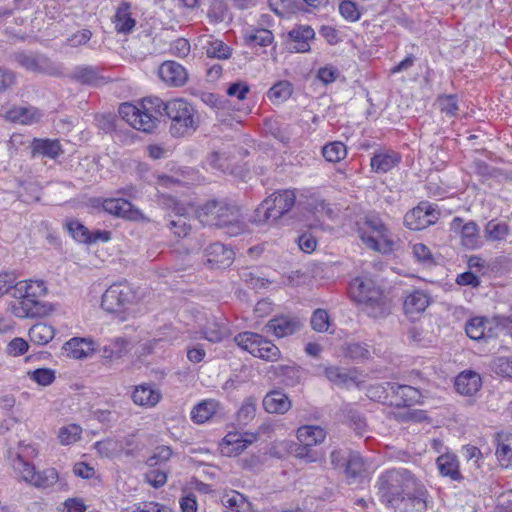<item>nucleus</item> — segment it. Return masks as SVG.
Here are the masks:
<instances>
[{
  "label": "nucleus",
  "mask_w": 512,
  "mask_h": 512,
  "mask_svg": "<svg viewBox=\"0 0 512 512\" xmlns=\"http://www.w3.org/2000/svg\"><path fill=\"white\" fill-rule=\"evenodd\" d=\"M258 440L252 432H228L219 443V451L225 457H236Z\"/></svg>",
  "instance_id": "obj_10"
},
{
  "label": "nucleus",
  "mask_w": 512,
  "mask_h": 512,
  "mask_svg": "<svg viewBox=\"0 0 512 512\" xmlns=\"http://www.w3.org/2000/svg\"><path fill=\"white\" fill-rule=\"evenodd\" d=\"M257 412V398L248 396L244 398L236 412V420L241 425H248L255 418Z\"/></svg>",
  "instance_id": "obj_39"
},
{
  "label": "nucleus",
  "mask_w": 512,
  "mask_h": 512,
  "mask_svg": "<svg viewBox=\"0 0 512 512\" xmlns=\"http://www.w3.org/2000/svg\"><path fill=\"white\" fill-rule=\"evenodd\" d=\"M357 233L362 243L371 250L386 254L393 251L394 237L377 215H366L357 222Z\"/></svg>",
  "instance_id": "obj_5"
},
{
  "label": "nucleus",
  "mask_w": 512,
  "mask_h": 512,
  "mask_svg": "<svg viewBox=\"0 0 512 512\" xmlns=\"http://www.w3.org/2000/svg\"><path fill=\"white\" fill-rule=\"evenodd\" d=\"M436 463L441 475L448 476L452 480L461 478L458 460L454 454H443L437 458Z\"/></svg>",
  "instance_id": "obj_36"
},
{
  "label": "nucleus",
  "mask_w": 512,
  "mask_h": 512,
  "mask_svg": "<svg viewBox=\"0 0 512 512\" xmlns=\"http://www.w3.org/2000/svg\"><path fill=\"white\" fill-rule=\"evenodd\" d=\"M135 405L143 408H154L162 399V392L152 384L136 385L131 395Z\"/></svg>",
  "instance_id": "obj_15"
},
{
  "label": "nucleus",
  "mask_w": 512,
  "mask_h": 512,
  "mask_svg": "<svg viewBox=\"0 0 512 512\" xmlns=\"http://www.w3.org/2000/svg\"><path fill=\"white\" fill-rule=\"evenodd\" d=\"M388 389L391 393L389 400L391 405L410 407L421 401L420 391L412 386L391 383L388 384Z\"/></svg>",
  "instance_id": "obj_14"
},
{
  "label": "nucleus",
  "mask_w": 512,
  "mask_h": 512,
  "mask_svg": "<svg viewBox=\"0 0 512 512\" xmlns=\"http://www.w3.org/2000/svg\"><path fill=\"white\" fill-rule=\"evenodd\" d=\"M325 375L329 381L338 386H348L350 382H353L346 370L337 367L326 368Z\"/></svg>",
  "instance_id": "obj_56"
},
{
  "label": "nucleus",
  "mask_w": 512,
  "mask_h": 512,
  "mask_svg": "<svg viewBox=\"0 0 512 512\" xmlns=\"http://www.w3.org/2000/svg\"><path fill=\"white\" fill-rule=\"evenodd\" d=\"M131 512H172L165 505L156 502H144L132 506Z\"/></svg>",
  "instance_id": "obj_63"
},
{
  "label": "nucleus",
  "mask_w": 512,
  "mask_h": 512,
  "mask_svg": "<svg viewBox=\"0 0 512 512\" xmlns=\"http://www.w3.org/2000/svg\"><path fill=\"white\" fill-rule=\"evenodd\" d=\"M493 370L502 376L512 378V357H498L493 361Z\"/></svg>",
  "instance_id": "obj_61"
},
{
  "label": "nucleus",
  "mask_w": 512,
  "mask_h": 512,
  "mask_svg": "<svg viewBox=\"0 0 512 512\" xmlns=\"http://www.w3.org/2000/svg\"><path fill=\"white\" fill-rule=\"evenodd\" d=\"M161 109L170 120L169 132L173 137L189 136L200 124L197 110L182 98L171 99L164 103L159 97H147L139 106L122 103L118 111L121 118L134 129L151 132L156 127V114L160 113Z\"/></svg>",
  "instance_id": "obj_1"
},
{
  "label": "nucleus",
  "mask_w": 512,
  "mask_h": 512,
  "mask_svg": "<svg viewBox=\"0 0 512 512\" xmlns=\"http://www.w3.org/2000/svg\"><path fill=\"white\" fill-rule=\"evenodd\" d=\"M438 219V212L428 202H421L417 207L406 213L404 224L411 230H422L434 224Z\"/></svg>",
  "instance_id": "obj_11"
},
{
  "label": "nucleus",
  "mask_w": 512,
  "mask_h": 512,
  "mask_svg": "<svg viewBox=\"0 0 512 512\" xmlns=\"http://www.w3.org/2000/svg\"><path fill=\"white\" fill-rule=\"evenodd\" d=\"M97 452L107 458H115L121 456V444L117 438H106L98 441L94 445Z\"/></svg>",
  "instance_id": "obj_46"
},
{
  "label": "nucleus",
  "mask_w": 512,
  "mask_h": 512,
  "mask_svg": "<svg viewBox=\"0 0 512 512\" xmlns=\"http://www.w3.org/2000/svg\"><path fill=\"white\" fill-rule=\"evenodd\" d=\"M16 470L23 481L30 485L33 484L37 471L32 464L24 461L23 459H19L16 463Z\"/></svg>",
  "instance_id": "obj_59"
},
{
  "label": "nucleus",
  "mask_w": 512,
  "mask_h": 512,
  "mask_svg": "<svg viewBox=\"0 0 512 512\" xmlns=\"http://www.w3.org/2000/svg\"><path fill=\"white\" fill-rule=\"evenodd\" d=\"M263 407L268 413L284 414L290 409L291 401L285 393L273 390L263 398Z\"/></svg>",
  "instance_id": "obj_30"
},
{
  "label": "nucleus",
  "mask_w": 512,
  "mask_h": 512,
  "mask_svg": "<svg viewBox=\"0 0 512 512\" xmlns=\"http://www.w3.org/2000/svg\"><path fill=\"white\" fill-rule=\"evenodd\" d=\"M17 60L22 67L30 71H44L53 76L62 74L61 65H52L51 67H44V59H38L33 56L20 54L17 56Z\"/></svg>",
  "instance_id": "obj_35"
},
{
  "label": "nucleus",
  "mask_w": 512,
  "mask_h": 512,
  "mask_svg": "<svg viewBox=\"0 0 512 512\" xmlns=\"http://www.w3.org/2000/svg\"><path fill=\"white\" fill-rule=\"evenodd\" d=\"M295 200V191L291 189L278 190L272 193L256 209L254 222L262 224L276 221L292 209Z\"/></svg>",
  "instance_id": "obj_6"
},
{
  "label": "nucleus",
  "mask_w": 512,
  "mask_h": 512,
  "mask_svg": "<svg viewBox=\"0 0 512 512\" xmlns=\"http://www.w3.org/2000/svg\"><path fill=\"white\" fill-rule=\"evenodd\" d=\"M221 501L225 507L231 508L236 512H249L251 510V503L243 494L237 491H230L224 494Z\"/></svg>",
  "instance_id": "obj_41"
},
{
  "label": "nucleus",
  "mask_w": 512,
  "mask_h": 512,
  "mask_svg": "<svg viewBox=\"0 0 512 512\" xmlns=\"http://www.w3.org/2000/svg\"><path fill=\"white\" fill-rule=\"evenodd\" d=\"M136 300L135 292L125 284H113L102 295L101 307L109 313H124Z\"/></svg>",
  "instance_id": "obj_9"
},
{
  "label": "nucleus",
  "mask_w": 512,
  "mask_h": 512,
  "mask_svg": "<svg viewBox=\"0 0 512 512\" xmlns=\"http://www.w3.org/2000/svg\"><path fill=\"white\" fill-rule=\"evenodd\" d=\"M365 471L364 459L358 453H351L346 462V473L348 476L356 477Z\"/></svg>",
  "instance_id": "obj_57"
},
{
  "label": "nucleus",
  "mask_w": 512,
  "mask_h": 512,
  "mask_svg": "<svg viewBox=\"0 0 512 512\" xmlns=\"http://www.w3.org/2000/svg\"><path fill=\"white\" fill-rule=\"evenodd\" d=\"M349 294L352 300L373 318H382L390 312V305L383 290L369 276L354 278L349 285Z\"/></svg>",
  "instance_id": "obj_3"
},
{
  "label": "nucleus",
  "mask_w": 512,
  "mask_h": 512,
  "mask_svg": "<svg viewBox=\"0 0 512 512\" xmlns=\"http://www.w3.org/2000/svg\"><path fill=\"white\" fill-rule=\"evenodd\" d=\"M28 342L20 337L12 339L6 348L7 354L13 357H18L25 354L28 351Z\"/></svg>",
  "instance_id": "obj_60"
},
{
  "label": "nucleus",
  "mask_w": 512,
  "mask_h": 512,
  "mask_svg": "<svg viewBox=\"0 0 512 512\" xmlns=\"http://www.w3.org/2000/svg\"><path fill=\"white\" fill-rule=\"evenodd\" d=\"M245 38L249 44L258 46H268L274 40L272 32L268 29H255L247 32Z\"/></svg>",
  "instance_id": "obj_53"
},
{
  "label": "nucleus",
  "mask_w": 512,
  "mask_h": 512,
  "mask_svg": "<svg viewBox=\"0 0 512 512\" xmlns=\"http://www.w3.org/2000/svg\"><path fill=\"white\" fill-rule=\"evenodd\" d=\"M112 23L115 30L121 34H128L134 29L136 21L131 15V6L128 2H121L118 5Z\"/></svg>",
  "instance_id": "obj_29"
},
{
  "label": "nucleus",
  "mask_w": 512,
  "mask_h": 512,
  "mask_svg": "<svg viewBox=\"0 0 512 512\" xmlns=\"http://www.w3.org/2000/svg\"><path fill=\"white\" fill-rule=\"evenodd\" d=\"M160 79L169 86H183L188 79L185 68L175 61H165L158 69Z\"/></svg>",
  "instance_id": "obj_18"
},
{
  "label": "nucleus",
  "mask_w": 512,
  "mask_h": 512,
  "mask_svg": "<svg viewBox=\"0 0 512 512\" xmlns=\"http://www.w3.org/2000/svg\"><path fill=\"white\" fill-rule=\"evenodd\" d=\"M129 350V343L124 338L118 337L109 341L108 344L101 348L104 358L116 359L122 357Z\"/></svg>",
  "instance_id": "obj_43"
},
{
  "label": "nucleus",
  "mask_w": 512,
  "mask_h": 512,
  "mask_svg": "<svg viewBox=\"0 0 512 512\" xmlns=\"http://www.w3.org/2000/svg\"><path fill=\"white\" fill-rule=\"evenodd\" d=\"M231 331L225 322L212 320L208 321L202 330V337L209 342L218 343L228 338Z\"/></svg>",
  "instance_id": "obj_34"
},
{
  "label": "nucleus",
  "mask_w": 512,
  "mask_h": 512,
  "mask_svg": "<svg viewBox=\"0 0 512 512\" xmlns=\"http://www.w3.org/2000/svg\"><path fill=\"white\" fill-rule=\"evenodd\" d=\"M71 236L80 243H95L97 241L108 242L111 239L110 232L97 230L91 233L82 223L71 220L66 223Z\"/></svg>",
  "instance_id": "obj_17"
},
{
  "label": "nucleus",
  "mask_w": 512,
  "mask_h": 512,
  "mask_svg": "<svg viewBox=\"0 0 512 512\" xmlns=\"http://www.w3.org/2000/svg\"><path fill=\"white\" fill-rule=\"evenodd\" d=\"M47 293V287L43 280H22L14 282L13 297H28L40 301Z\"/></svg>",
  "instance_id": "obj_22"
},
{
  "label": "nucleus",
  "mask_w": 512,
  "mask_h": 512,
  "mask_svg": "<svg viewBox=\"0 0 512 512\" xmlns=\"http://www.w3.org/2000/svg\"><path fill=\"white\" fill-rule=\"evenodd\" d=\"M209 58L228 59L231 56V49L222 40L209 36L204 46Z\"/></svg>",
  "instance_id": "obj_44"
},
{
  "label": "nucleus",
  "mask_w": 512,
  "mask_h": 512,
  "mask_svg": "<svg viewBox=\"0 0 512 512\" xmlns=\"http://www.w3.org/2000/svg\"><path fill=\"white\" fill-rule=\"evenodd\" d=\"M63 349L70 358L84 359L95 353L96 344L89 338L74 337L64 344Z\"/></svg>",
  "instance_id": "obj_23"
},
{
  "label": "nucleus",
  "mask_w": 512,
  "mask_h": 512,
  "mask_svg": "<svg viewBox=\"0 0 512 512\" xmlns=\"http://www.w3.org/2000/svg\"><path fill=\"white\" fill-rule=\"evenodd\" d=\"M315 32L310 26H299L289 32V49L296 53L310 50V41L314 39Z\"/></svg>",
  "instance_id": "obj_24"
},
{
  "label": "nucleus",
  "mask_w": 512,
  "mask_h": 512,
  "mask_svg": "<svg viewBox=\"0 0 512 512\" xmlns=\"http://www.w3.org/2000/svg\"><path fill=\"white\" fill-rule=\"evenodd\" d=\"M16 300L11 304V312L20 319L35 318L42 314L41 301L28 297H15Z\"/></svg>",
  "instance_id": "obj_25"
},
{
  "label": "nucleus",
  "mask_w": 512,
  "mask_h": 512,
  "mask_svg": "<svg viewBox=\"0 0 512 512\" xmlns=\"http://www.w3.org/2000/svg\"><path fill=\"white\" fill-rule=\"evenodd\" d=\"M509 228L506 223L491 220L485 227V236L490 241H501L506 238Z\"/></svg>",
  "instance_id": "obj_49"
},
{
  "label": "nucleus",
  "mask_w": 512,
  "mask_h": 512,
  "mask_svg": "<svg viewBox=\"0 0 512 512\" xmlns=\"http://www.w3.org/2000/svg\"><path fill=\"white\" fill-rule=\"evenodd\" d=\"M72 80L81 84L100 85L104 78L99 74L97 68L93 66H77L69 76Z\"/></svg>",
  "instance_id": "obj_33"
},
{
  "label": "nucleus",
  "mask_w": 512,
  "mask_h": 512,
  "mask_svg": "<svg viewBox=\"0 0 512 512\" xmlns=\"http://www.w3.org/2000/svg\"><path fill=\"white\" fill-rule=\"evenodd\" d=\"M220 408V403L215 399H205L195 405L190 413L194 423L202 424L208 421Z\"/></svg>",
  "instance_id": "obj_31"
},
{
  "label": "nucleus",
  "mask_w": 512,
  "mask_h": 512,
  "mask_svg": "<svg viewBox=\"0 0 512 512\" xmlns=\"http://www.w3.org/2000/svg\"><path fill=\"white\" fill-rule=\"evenodd\" d=\"M388 384L389 383H386V386L377 385L370 387L368 389V396L375 401L384 403L389 402L391 393L388 389Z\"/></svg>",
  "instance_id": "obj_62"
},
{
  "label": "nucleus",
  "mask_w": 512,
  "mask_h": 512,
  "mask_svg": "<svg viewBox=\"0 0 512 512\" xmlns=\"http://www.w3.org/2000/svg\"><path fill=\"white\" fill-rule=\"evenodd\" d=\"M42 117L43 113L34 106H13L5 112L6 120L21 125H33Z\"/></svg>",
  "instance_id": "obj_19"
},
{
  "label": "nucleus",
  "mask_w": 512,
  "mask_h": 512,
  "mask_svg": "<svg viewBox=\"0 0 512 512\" xmlns=\"http://www.w3.org/2000/svg\"><path fill=\"white\" fill-rule=\"evenodd\" d=\"M376 487L381 502L394 512H425L427 509L428 491L407 469L383 472Z\"/></svg>",
  "instance_id": "obj_2"
},
{
  "label": "nucleus",
  "mask_w": 512,
  "mask_h": 512,
  "mask_svg": "<svg viewBox=\"0 0 512 512\" xmlns=\"http://www.w3.org/2000/svg\"><path fill=\"white\" fill-rule=\"evenodd\" d=\"M322 155L326 161L338 163L347 156V149L343 142L333 141L323 146Z\"/></svg>",
  "instance_id": "obj_45"
},
{
  "label": "nucleus",
  "mask_w": 512,
  "mask_h": 512,
  "mask_svg": "<svg viewBox=\"0 0 512 512\" xmlns=\"http://www.w3.org/2000/svg\"><path fill=\"white\" fill-rule=\"evenodd\" d=\"M199 221L208 226H217L229 236H237L246 230L240 210L224 201L211 200L197 210Z\"/></svg>",
  "instance_id": "obj_4"
},
{
  "label": "nucleus",
  "mask_w": 512,
  "mask_h": 512,
  "mask_svg": "<svg viewBox=\"0 0 512 512\" xmlns=\"http://www.w3.org/2000/svg\"><path fill=\"white\" fill-rule=\"evenodd\" d=\"M438 104L441 112L452 117L455 116L459 110L458 101L456 96L442 95L438 97Z\"/></svg>",
  "instance_id": "obj_58"
},
{
  "label": "nucleus",
  "mask_w": 512,
  "mask_h": 512,
  "mask_svg": "<svg viewBox=\"0 0 512 512\" xmlns=\"http://www.w3.org/2000/svg\"><path fill=\"white\" fill-rule=\"evenodd\" d=\"M55 336V329L47 323H37L29 330V339L36 345H46Z\"/></svg>",
  "instance_id": "obj_38"
},
{
  "label": "nucleus",
  "mask_w": 512,
  "mask_h": 512,
  "mask_svg": "<svg viewBox=\"0 0 512 512\" xmlns=\"http://www.w3.org/2000/svg\"><path fill=\"white\" fill-rule=\"evenodd\" d=\"M451 230L460 237L461 244L467 249H478L483 244L479 227L473 221L464 223L461 218H454Z\"/></svg>",
  "instance_id": "obj_12"
},
{
  "label": "nucleus",
  "mask_w": 512,
  "mask_h": 512,
  "mask_svg": "<svg viewBox=\"0 0 512 512\" xmlns=\"http://www.w3.org/2000/svg\"><path fill=\"white\" fill-rule=\"evenodd\" d=\"M326 436L325 429L319 425L300 426L296 431L298 445L293 450V455L307 463L316 462L319 457L312 448L323 443Z\"/></svg>",
  "instance_id": "obj_8"
},
{
  "label": "nucleus",
  "mask_w": 512,
  "mask_h": 512,
  "mask_svg": "<svg viewBox=\"0 0 512 512\" xmlns=\"http://www.w3.org/2000/svg\"><path fill=\"white\" fill-rule=\"evenodd\" d=\"M496 324L485 317H473L467 321L465 331L472 340H482L495 335Z\"/></svg>",
  "instance_id": "obj_21"
},
{
  "label": "nucleus",
  "mask_w": 512,
  "mask_h": 512,
  "mask_svg": "<svg viewBox=\"0 0 512 512\" xmlns=\"http://www.w3.org/2000/svg\"><path fill=\"white\" fill-rule=\"evenodd\" d=\"M482 386L480 375L472 370L462 371L455 379L456 391L464 396L475 395Z\"/></svg>",
  "instance_id": "obj_26"
},
{
  "label": "nucleus",
  "mask_w": 512,
  "mask_h": 512,
  "mask_svg": "<svg viewBox=\"0 0 512 512\" xmlns=\"http://www.w3.org/2000/svg\"><path fill=\"white\" fill-rule=\"evenodd\" d=\"M30 147L33 156L56 159L63 153L62 146L57 139L34 138Z\"/></svg>",
  "instance_id": "obj_27"
},
{
  "label": "nucleus",
  "mask_w": 512,
  "mask_h": 512,
  "mask_svg": "<svg viewBox=\"0 0 512 512\" xmlns=\"http://www.w3.org/2000/svg\"><path fill=\"white\" fill-rule=\"evenodd\" d=\"M207 261L217 267H228L234 259L232 249L222 243H213L206 248Z\"/></svg>",
  "instance_id": "obj_28"
},
{
  "label": "nucleus",
  "mask_w": 512,
  "mask_h": 512,
  "mask_svg": "<svg viewBox=\"0 0 512 512\" xmlns=\"http://www.w3.org/2000/svg\"><path fill=\"white\" fill-rule=\"evenodd\" d=\"M27 377L38 384L39 386H49L51 385L55 379L56 374L53 369L50 368H38L35 370L27 371Z\"/></svg>",
  "instance_id": "obj_48"
},
{
  "label": "nucleus",
  "mask_w": 512,
  "mask_h": 512,
  "mask_svg": "<svg viewBox=\"0 0 512 512\" xmlns=\"http://www.w3.org/2000/svg\"><path fill=\"white\" fill-rule=\"evenodd\" d=\"M400 162V157L393 151H382L371 158V168L376 173H386Z\"/></svg>",
  "instance_id": "obj_32"
},
{
  "label": "nucleus",
  "mask_w": 512,
  "mask_h": 512,
  "mask_svg": "<svg viewBox=\"0 0 512 512\" xmlns=\"http://www.w3.org/2000/svg\"><path fill=\"white\" fill-rule=\"evenodd\" d=\"M293 93V86L287 80L278 81L267 92V98L274 104L288 100Z\"/></svg>",
  "instance_id": "obj_40"
},
{
  "label": "nucleus",
  "mask_w": 512,
  "mask_h": 512,
  "mask_svg": "<svg viewBox=\"0 0 512 512\" xmlns=\"http://www.w3.org/2000/svg\"><path fill=\"white\" fill-rule=\"evenodd\" d=\"M169 229L172 233L178 238L186 237L191 229L190 224L187 221L184 213H181L180 210L177 211L175 217L169 222Z\"/></svg>",
  "instance_id": "obj_50"
},
{
  "label": "nucleus",
  "mask_w": 512,
  "mask_h": 512,
  "mask_svg": "<svg viewBox=\"0 0 512 512\" xmlns=\"http://www.w3.org/2000/svg\"><path fill=\"white\" fill-rule=\"evenodd\" d=\"M496 457L502 467L512 464V434H499Z\"/></svg>",
  "instance_id": "obj_37"
},
{
  "label": "nucleus",
  "mask_w": 512,
  "mask_h": 512,
  "mask_svg": "<svg viewBox=\"0 0 512 512\" xmlns=\"http://www.w3.org/2000/svg\"><path fill=\"white\" fill-rule=\"evenodd\" d=\"M431 299L423 290L407 292L403 299V312L410 320L418 319L430 305Z\"/></svg>",
  "instance_id": "obj_13"
},
{
  "label": "nucleus",
  "mask_w": 512,
  "mask_h": 512,
  "mask_svg": "<svg viewBox=\"0 0 512 512\" xmlns=\"http://www.w3.org/2000/svg\"><path fill=\"white\" fill-rule=\"evenodd\" d=\"M311 326L317 332H327L330 327V316L324 309H316L311 317Z\"/></svg>",
  "instance_id": "obj_55"
},
{
  "label": "nucleus",
  "mask_w": 512,
  "mask_h": 512,
  "mask_svg": "<svg viewBox=\"0 0 512 512\" xmlns=\"http://www.w3.org/2000/svg\"><path fill=\"white\" fill-rule=\"evenodd\" d=\"M234 341L241 349L262 360L275 362L281 357L279 348L271 340L258 333L242 332L234 337Z\"/></svg>",
  "instance_id": "obj_7"
},
{
  "label": "nucleus",
  "mask_w": 512,
  "mask_h": 512,
  "mask_svg": "<svg viewBox=\"0 0 512 512\" xmlns=\"http://www.w3.org/2000/svg\"><path fill=\"white\" fill-rule=\"evenodd\" d=\"M102 207L105 212L117 216L126 218L129 220L142 219V213L133 207V205L122 198H107L103 201Z\"/></svg>",
  "instance_id": "obj_16"
},
{
  "label": "nucleus",
  "mask_w": 512,
  "mask_h": 512,
  "mask_svg": "<svg viewBox=\"0 0 512 512\" xmlns=\"http://www.w3.org/2000/svg\"><path fill=\"white\" fill-rule=\"evenodd\" d=\"M82 434V428L78 424L62 426L58 431V440L62 445H70L77 442Z\"/></svg>",
  "instance_id": "obj_47"
},
{
  "label": "nucleus",
  "mask_w": 512,
  "mask_h": 512,
  "mask_svg": "<svg viewBox=\"0 0 512 512\" xmlns=\"http://www.w3.org/2000/svg\"><path fill=\"white\" fill-rule=\"evenodd\" d=\"M339 13L345 20L349 22H356L361 17V11L359 7L352 0H343L339 4Z\"/></svg>",
  "instance_id": "obj_54"
},
{
  "label": "nucleus",
  "mask_w": 512,
  "mask_h": 512,
  "mask_svg": "<svg viewBox=\"0 0 512 512\" xmlns=\"http://www.w3.org/2000/svg\"><path fill=\"white\" fill-rule=\"evenodd\" d=\"M145 480L151 486L159 488L167 482V475L164 471L152 469L145 474Z\"/></svg>",
  "instance_id": "obj_64"
},
{
  "label": "nucleus",
  "mask_w": 512,
  "mask_h": 512,
  "mask_svg": "<svg viewBox=\"0 0 512 512\" xmlns=\"http://www.w3.org/2000/svg\"><path fill=\"white\" fill-rule=\"evenodd\" d=\"M59 479L55 468H47L43 471H37L32 486L37 488H48L53 486Z\"/></svg>",
  "instance_id": "obj_51"
},
{
  "label": "nucleus",
  "mask_w": 512,
  "mask_h": 512,
  "mask_svg": "<svg viewBox=\"0 0 512 512\" xmlns=\"http://www.w3.org/2000/svg\"><path fill=\"white\" fill-rule=\"evenodd\" d=\"M302 322L297 317L280 316L271 319L266 328L272 332L277 338L287 337L294 334L302 328Z\"/></svg>",
  "instance_id": "obj_20"
},
{
  "label": "nucleus",
  "mask_w": 512,
  "mask_h": 512,
  "mask_svg": "<svg viewBox=\"0 0 512 512\" xmlns=\"http://www.w3.org/2000/svg\"><path fill=\"white\" fill-rule=\"evenodd\" d=\"M306 208L317 220L332 216V209L315 193L307 196Z\"/></svg>",
  "instance_id": "obj_42"
},
{
  "label": "nucleus",
  "mask_w": 512,
  "mask_h": 512,
  "mask_svg": "<svg viewBox=\"0 0 512 512\" xmlns=\"http://www.w3.org/2000/svg\"><path fill=\"white\" fill-rule=\"evenodd\" d=\"M410 247L412 255L417 262L426 266H430L434 263L433 253L427 245L417 242L411 244Z\"/></svg>",
  "instance_id": "obj_52"
}]
</instances>
